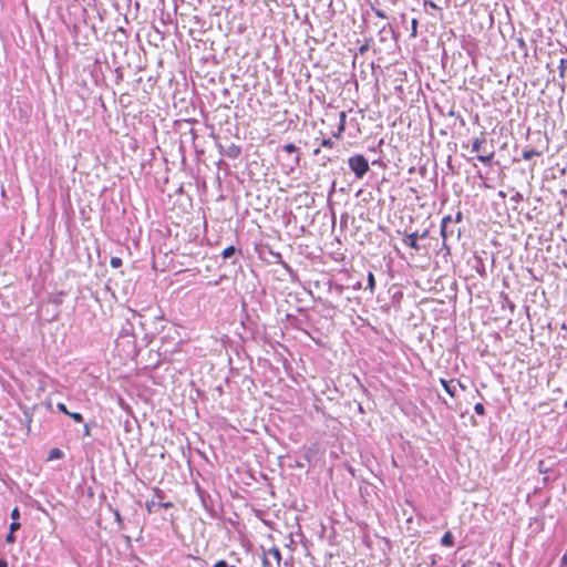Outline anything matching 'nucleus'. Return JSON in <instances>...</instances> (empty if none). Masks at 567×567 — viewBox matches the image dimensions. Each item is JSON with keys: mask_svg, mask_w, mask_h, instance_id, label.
<instances>
[{"mask_svg": "<svg viewBox=\"0 0 567 567\" xmlns=\"http://www.w3.org/2000/svg\"><path fill=\"white\" fill-rule=\"evenodd\" d=\"M441 235L443 248H453L460 244L461 230L451 216H446L442 219Z\"/></svg>", "mask_w": 567, "mask_h": 567, "instance_id": "f257e3e1", "label": "nucleus"}, {"mask_svg": "<svg viewBox=\"0 0 567 567\" xmlns=\"http://www.w3.org/2000/svg\"><path fill=\"white\" fill-rule=\"evenodd\" d=\"M472 152L477 154L476 158L483 164H489L495 156L493 142L484 134L473 141Z\"/></svg>", "mask_w": 567, "mask_h": 567, "instance_id": "f03ea898", "label": "nucleus"}, {"mask_svg": "<svg viewBox=\"0 0 567 567\" xmlns=\"http://www.w3.org/2000/svg\"><path fill=\"white\" fill-rule=\"evenodd\" d=\"M348 164L357 178H362L369 171V162L361 154L349 157Z\"/></svg>", "mask_w": 567, "mask_h": 567, "instance_id": "7ed1b4c3", "label": "nucleus"}, {"mask_svg": "<svg viewBox=\"0 0 567 567\" xmlns=\"http://www.w3.org/2000/svg\"><path fill=\"white\" fill-rule=\"evenodd\" d=\"M261 561L264 567H280L281 553L279 548L271 547L268 550H264Z\"/></svg>", "mask_w": 567, "mask_h": 567, "instance_id": "20e7f679", "label": "nucleus"}, {"mask_svg": "<svg viewBox=\"0 0 567 567\" xmlns=\"http://www.w3.org/2000/svg\"><path fill=\"white\" fill-rule=\"evenodd\" d=\"M427 237V231H423L421 235L417 233L408 234L404 238V245L410 246L411 248H421L417 244L419 240H424Z\"/></svg>", "mask_w": 567, "mask_h": 567, "instance_id": "39448f33", "label": "nucleus"}, {"mask_svg": "<svg viewBox=\"0 0 567 567\" xmlns=\"http://www.w3.org/2000/svg\"><path fill=\"white\" fill-rule=\"evenodd\" d=\"M347 125V113L344 111H341L339 114V125L336 132H333L332 136L337 140H341L343 136V133L346 131Z\"/></svg>", "mask_w": 567, "mask_h": 567, "instance_id": "423d86ee", "label": "nucleus"}, {"mask_svg": "<svg viewBox=\"0 0 567 567\" xmlns=\"http://www.w3.org/2000/svg\"><path fill=\"white\" fill-rule=\"evenodd\" d=\"M282 150L288 153V154H291V153H296V156H295V164L296 165H299L300 163V154H299V148L293 144V143H288L286 145L282 146Z\"/></svg>", "mask_w": 567, "mask_h": 567, "instance_id": "0eeeda50", "label": "nucleus"}, {"mask_svg": "<svg viewBox=\"0 0 567 567\" xmlns=\"http://www.w3.org/2000/svg\"><path fill=\"white\" fill-rule=\"evenodd\" d=\"M455 380H451V381H447L445 379H440V383L442 384V386L444 388V390L446 391V393L451 396V398H455L456 396V390H455V386L452 385V383L454 382Z\"/></svg>", "mask_w": 567, "mask_h": 567, "instance_id": "6e6552de", "label": "nucleus"}, {"mask_svg": "<svg viewBox=\"0 0 567 567\" xmlns=\"http://www.w3.org/2000/svg\"><path fill=\"white\" fill-rule=\"evenodd\" d=\"M441 544L446 547H452L454 545V537L450 530L443 535L441 538Z\"/></svg>", "mask_w": 567, "mask_h": 567, "instance_id": "1a4fd4ad", "label": "nucleus"}, {"mask_svg": "<svg viewBox=\"0 0 567 567\" xmlns=\"http://www.w3.org/2000/svg\"><path fill=\"white\" fill-rule=\"evenodd\" d=\"M543 152L536 150H525L522 154L525 161H530L535 156H540Z\"/></svg>", "mask_w": 567, "mask_h": 567, "instance_id": "9d476101", "label": "nucleus"}, {"mask_svg": "<svg viewBox=\"0 0 567 567\" xmlns=\"http://www.w3.org/2000/svg\"><path fill=\"white\" fill-rule=\"evenodd\" d=\"M63 456V452L59 449H52L49 454V460L61 458Z\"/></svg>", "mask_w": 567, "mask_h": 567, "instance_id": "9b49d317", "label": "nucleus"}, {"mask_svg": "<svg viewBox=\"0 0 567 567\" xmlns=\"http://www.w3.org/2000/svg\"><path fill=\"white\" fill-rule=\"evenodd\" d=\"M228 156L237 157L240 154V147L237 145H231L228 150Z\"/></svg>", "mask_w": 567, "mask_h": 567, "instance_id": "f8f14e48", "label": "nucleus"}, {"mask_svg": "<svg viewBox=\"0 0 567 567\" xmlns=\"http://www.w3.org/2000/svg\"><path fill=\"white\" fill-rule=\"evenodd\" d=\"M68 416H70L71 419H73L74 422L76 423H82L83 422V416L81 413H78V412H69L68 413Z\"/></svg>", "mask_w": 567, "mask_h": 567, "instance_id": "ddd939ff", "label": "nucleus"}, {"mask_svg": "<svg viewBox=\"0 0 567 567\" xmlns=\"http://www.w3.org/2000/svg\"><path fill=\"white\" fill-rule=\"evenodd\" d=\"M375 287V279L372 272H369L368 275V288L373 291Z\"/></svg>", "mask_w": 567, "mask_h": 567, "instance_id": "4468645a", "label": "nucleus"}, {"mask_svg": "<svg viewBox=\"0 0 567 567\" xmlns=\"http://www.w3.org/2000/svg\"><path fill=\"white\" fill-rule=\"evenodd\" d=\"M333 145L334 144H333L331 138H322L321 142H320V146L324 147V148H332Z\"/></svg>", "mask_w": 567, "mask_h": 567, "instance_id": "2eb2a0df", "label": "nucleus"}, {"mask_svg": "<svg viewBox=\"0 0 567 567\" xmlns=\"http://www.w3.org/2000/svg\"><path fill=\"white\" fill-rule=\"evenodd\" d=\"M474 411L475 413H477L478 415H484L485 414V408L482 403H476L474 405Z\"/></svg>", "mask_w": 567, "mask_h": 567, "instance_id": "dca6fc26", "label": "nucleus"}, {"mask_svg": "<svg viewBox=\"0 0 567 567\" xmlns=\"http://www.w3.org/2000/svg\"><path fill=\"white\" fill-rule=\"evenodd\" d=\"M156 503L154 501H147L145 504L146 511L153 513L155 511Z\"/></svg>", "mask_w": 567, "mask_h": 567, "instance_id": "f3484780", "label": "nucleus"}, {"mask_svg": "<svg viewBox=\"0 0 567 567\" xmlns=\"http://www.w3.org/2000/svg\"><path fill=\"white\" fill-rule=\"evenodd\" d=\"M121 265H122V260H121L120 258H117V257H113V258L111 259V266H112L113 268H117V267H120Z\"/></svg>", "mask_w": 567, "mask_h": 567, "instance_id": "a211bd4d", "label": "nucleus"}, {"mask_svg": "<svg viewBox=\"0 0 567 567\" xmlns=\"http://www.w3.org/2000/svg\"><path fill=\"white\" fill-rule=\"evenodd\" d=\"M235 252L236 250H223L221 257L224 260H226L227 258H230Z\"/></svg>", "mask_w": 567, "mask_h": 567, "instance_id": "6ab92c4d", "label": "nucleus"}, {"mask_svg": "<svg viewBox=\"0 0 567 567\" xmlns=\"http://www.w3.org/2000/svg\"><path fill=\"white\" fill-rule=\"evenodd\" d=\"M58 410L65 415L70 412L64 403H58Z\"/></svg>", "mask_w": 567, "mask_h": 567, "instance_id": "aec40b11", "label": "nucleus"}, {"mask_svg": "<svg viewBox=\"0 0 567 567\" xmlns=\"http://www.w3.org/2000/svg\"><path fill=\"white\" fill-rule=\"evenodd\" d=\"M16 540L14 532H9V534L6 537V542L8 544H12Z\"/></svg>", "mask_w": 567, "mask_h": 567, "instance_id": "412c9836", "label": "nucleus"}, {"mask_svg": "<svg viewBox=\"0 0 567 567\" xmlns=\"http://www.w3.org/2000/svg\"><path fill=\"white\" fill-rule=\"evenodd\" d=\"M20 517V513H19V509L18 507H14L11 512V518L12 520H18Z\"/></svg>", "mask_w": 567, "mask_h": 567, "instance_id": "4be33fe9", "label": "nucleus"}, {"mask_svg": "<svg viewBox=\"0 0 567 567\" xmlns=\"http://www.w3.org/2000/svg\"><path fill=\"white\" fill-rule=\"evenodd\" d=\"M214 567H236L234 565L229 566L226 560H218L215 563Z\"/></svg>", "mask_w": 567, "mask_h": 567, "instance_id": "5701e85b", "label": "nucleus"}, {"mask_svg": "<svg viewBox=\"0 0 567 567\" xmlns=\"http://www.w3.org/2000/svg\"><path fill=\"white\" fill-rule=\"evenodd\" d=\"M20 528V523L18 520H12L10 524V532H16Z\"/></svg>", "mask_w": 567, "mask_h": 567, "instance_id": "b1692460", "label": "nucleus"}, {"mask_svg": "<svg viewBox=\"0 0 567 567\" xmlns=\"http://www.w3.org/2000/svg\"><path fill=\"white\" fill-rule=\"evenodd\" d=\"M424 6L425 7H430L431 9H434V10H440V8L437 7V4L433 1H425L424 2Z\"/></svg>", "mask_w": 567, "mask_h": 567, "instance_id": "393cba45", "label": "nucleus"}, {"mask_svg": "<svg viewBox=\"0 0 567 567\" xmlns=\"http://www.w3.org/2000/svg\"><path fill=\"white\" fill-rule=\"evenodd\" d=\"M154 493H155V496L158 498V499H163L164 498V492L161 489V488H154Z\"/></svg>", "mask_w": 567, "mask_h": 567, "instance_id": "a878e982", "label": "nucleus"}, {"mask_svg": "<svg viewBox=\"0 0 567 567\" xmlns=\"http://www.w3.org/2000/svg\"><path fill=\"white\" fill-rule=\"evenodd\" d=\"M462 218H463L462 212H461V210H458V212L456 213L455 219H453V221L455 223V225H456V226H457V224H458V223H461V221H462Z\"/></svg>", "mask_w": 567, "mask_h": 567, "instance_id": "bb28decb", "label": "nucleus"}, {"mask_svg": "<svg viewBox=\"0 0 567 567\" xmlns=\"http://www.w3.org/2000/svg\"><path fill=\"white\" fill-rule=\"evenodd\" d=\"M158 506H161L163 508H171V507H173V503H171V502H164V503L161 502V503H158Z\"/></svg>", "mask_w": 567, "mask_h": 567, "instance_id": "cd10ccee", "label": "nucleus"}, {"mask_svg": "<svg viewBox=\"0 0 567 567\" xmlns=\"http://www.w3.org/2000/svg\"><path fill=\"white\" fill-rule=\"evenodd\" d=\"M416 27H417V21H416V19H413L412 20V34L413 35L416 34Z\"/></svg>", "mask_w": 567, "mask_h": 567, "instance_id": "c85d7f7f", "label": "nucleus"}, {"mask_svg": "<svg viewBox=\"0 0 567 567\" xmlns=\"http://www.w3.org/2000/svg\"><path fill=\"white\" fill-rule=\"evenodd\" d=\"M560 567H567V551L561 557V566Z\"/></svg>", "mask_w": 567, "mask_h": 567, "instance_id": "c756f323", "label": "nucleus"}, {"mask_svg": "<svg viewBox=\"0 0 567 567\" xmlns=\"http://www.w3.org/2000/svg\"><path fill=\"white\" fill-rule=\"evenodd\" d=\"M84 434L90 435V427L87 424L84 425Z\"/></svg>", "mask_w": 567, "mask_h": 567, "instance_id": "7c9ffc66", "label": "nucleus"}, {"mask_svg": "<svg viewBox=\"0 0 567 567\" xmlns=\"http://www.w3.org/2000/svg\"><path fill=\"white\" fill-rule=\"evenodd\" d=\"M0 567H8L7 560L0 559Z\"/></svg>", "mask_w": 567, "mask_h": 567, "instance_id": "2f4dec72", "label": "nucleus"}, {"mask_svg": "<svg viewBox=\"0 0 567 567\" xmlns=\"http://www.w3.org/2000/svg\"><path fill=\"white\" fill-rule=\"evenodd\" d=\"M320 152H321L320 147H317V148H315V150H313L312 154H313L315 156H317V155H319V154H320Z\"/></svg>", "mask_w": 567, "mask_h": 567, "instance_id": "473e14b6", "label": "nucleus"}, {"mask_svg": "<svg viewBox=\"0 0 567 567\" xmlns=\"http://www.w3.org/2000/svg\"><path fill=\"white\" fill-rule=\"evenodd\" d=\"M456 382H457V385L460 386V389H462V390L466 389L465 385L461 381L456 380Z\"/></svg>", "mask_w": 567, "mask_h": 567, "instance_id": "72a5a7b5", "label": "nucleus"}, {"mask_svg": "<svg viewBox=\"0 0 567 567\" xmlns=\"http://www.w3.org/2000/svg\"><path fill=\"white\" fill-rule=\"evenodd\" d=\"M375 13H377L378 17L384 18V14L381 11H377Z\"/></svg>", "mask_w": 567, "mask_h": 567, "instance_id": "f704fd0d", "label": "nucleus"}, {"mask_svg": "<svg viewBox=\"0 0 567 567\" xmlns=\"http://www.w3.org/2000/svg\"><path fill=\"white\" fill-rule=\"evenodd\" d=\"M431 244L430 243H424L422 244V247H426V246H430Z\"/></svg>", "mask_w": 567, "mask_h": 567, "instance_id": "c9c22d12", "label": "nucleus"}, {"mask_svg": "<svg viewBox=\"0 0 567 567\" xmlns=\"http://www.w3.org/2000/svg\"><path fill=\"white\" fill-rule=\"evenodd\" d=\"M363 51H365V47L360 48V52H363Z\"/></svg>", "mask_w": 567, "mask_h": 567, "instance_id": "e433bc0d", "label": "nucleus"}, {"mask_svg": "<svg viewBox=\"0 0 567 567\" xmlns=\"http://www.w3.org/2000/svg\"><path fill=\"white\" fill-rule=\"evenodd\" d=\"M115 515H116V518L120 519V513L116 512Z\"/></svg>", "mask_w": 567, "mask_h": 567, "instance_id": "4c0bfd02", "label": "nucleus"}]
</instances>
